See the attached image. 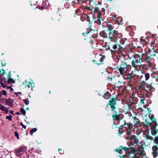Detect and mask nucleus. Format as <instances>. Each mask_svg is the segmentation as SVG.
Returning <instances> with one entry per match:
<instances>
[{"label":"nucleus","instance_id":"f257e3e1","mask_svg":"<svg viewBox=\"0 0 158 158\" xmlns=\"http://www.w3.org/2000/svg\"><path fill=\"white\" fill-rule=\"evenodd\" d=\"M114 28L113 25L107 24L105 31H102L99 33L101 36L110 40V42L106 45L105 48L106 51L110 50L112 55L123 50V46L125 43L123 39H121L119 42H118V39L122 37V34L114 30Z\"/></svg>","mask_w":158,"mask_h":158},{"label":"nucleus","instance_id":"f03ea898","mask_svg":"<svg viewBox=\"0 0 158 158\" xmlns=\"http://www.w3.org/2000/svg\"><path fill=\"white\" fill-rule=\"evenodd\" d=\"M117 98H111L110 100H109L106 104V106L108 107L109 106H110V110L113 112V114L112 116L113 119L119 120L120 119V115L121 114V112L120 111H118L116 109V105H117Z\"/></svg>","mask_w":158,"mask_h":158},{"label":"nucleus","instance_id":"7ed1b4c3","mask_svg":"<svg viewBox=\"0 0 158 158\" xmlns=\"http://www.w3.org/2000/svg\"><path fill=\"white\" fill-rule=\"evenodd\" d=\"M133 143L131 141L128 144V147L125 146H120L119 147V149H121L122 150L125 151L126 152V156H128L127 158H130L132 156L131 154L132 152L133 154H137L138 153L137 150L135 149L133 145Z\"/></svg>","mask_w":158,"mask_h":158},{"label":"nucleus","instance_id":"20e7f679","mask_svg":"<svg viewBox=\"0 0 158 158\" xmlns=\"http://www.w3.org/2000/svg\"><path fill=\"white\" fill-rule=\"evenodd\" d=\"M120 64L119 65L126 71H129L131 68V66L127 63L126 59L123 58L121 60H120Z\"/></svg>","mask_w":158,"mask_h":158},{"label":"nucleus","instance_id":"39448f33","mask_svg":"<svg viewBox=\"0 0 158 158\" xmlns=\"http://www.w3.org/2000/svg\"><path fill=\"white\" fill-rule=\"evenodd\" d=\"M149 53L147 51L145 52L144 54H143L142 55V60H143L145 62L148 64V67L150 66L149 65L152 64L151 61L152 60V58L149 55Z\"/></svg>","mask_w":158,"mask_h":158},{"label":"nucleus","instance_id":"423d86ee","mask_svg":"<svg viewBox=\"0 0 158 158\" xmlns=\"http://www.w3.org/2000/svg\"><path fill=\"white\" fill-rule=\"evenodd\" d=\"M123 78L124 80H127L128 83H129L132 81L133 77L131 73L126 72L125 74L123 75Z\"/></svg>","mask_w":158,"mask_h":158},{"label":"nucleus","instance_id":"0eeeda50","mask_svg":"<svg viewBox=\"0 0 158 158\" xmlns=\"http://www.w3.org/2000/svg\"><path fill=\"white\" fill-rule=\"evenodd\" d=\"M142 61V60H136L133 59L132 60L131 65L132 66L135 68V69H136L139 64H141V62Z\"/></svg>","mask_w":158,"mask_h":158},{"label":"nucleus","instance_id":"6e6552de","mask_svg":"<svg viewBox=\"0 0 158 158\" xmlns=\"http://www.w3.org/2000/svg\"><path fill=\"white\" fill-rule=\"evenodd\" d=\"M119 77V76H118V77L114 76L113 77H110L109 76L108 77V80L110 81L111 82V83L113 84L116 83V82H118L121 83L122 82L120 80L118 79Z\"/></svg>","mask_w":158,"mask_h":158},{"label":"nucleus","instance_id":"1a4fd4ad","mask_svg":"<svg viewBox=\"0 0 158 158\" xmlns=\"http://www.w3.org/2000/svg\"><path fill=\"white\" fill-rule=\"evenodd\" d=\"M93 19L96 23L99 25L101 24V19L102 18V17L100 16L99 14H97V17H94L93 15Z\"/></svg>","mask_w":158,"mask_h":158},{"label":"nucleus","instance_id":"9d476101","mask_svg":"<svg viewBox=\"0 0 158 158\" xmlns=\"http://www.w3.org/2000/svg\"><path fill=\"white\" fill-rule=\"evenodd\" d=\"M103 58L102 57H100V58H96L95 60H93V62L95 64H96L98 65L102 64H103Z\"/></svg>","mask_w":158,"mask_h":158},{"label":"nucleus","instance_id":"9b49d317","mask_svg":"<svg viewBox=\"0 0 158 158\" xmlns=\"http://www.w3.org/2000/svg\"><path fill=\"white\" fill-rule=\"evenodd\" d=\"M152 149L153 151L152 154L154 157H156L158 155V148L156 145L153 146L152 147Z\"/></svg>","mask_w":158,"mask_h":158},{"label":"nucleus","instance_id":"f8f14e48","mask_svg":"<svg viewBox=\"0 0 158 158\" xmlns=\"http://www.w3.org/2000/svg\"><path fill=\"white\" fill-rule=\"evenodd\" d=\"M2 99L6 100L5 102L6 104L11 107H13V100L12 99L9 98L7 99L4 98H2Z\"/></svg>","mask_w":158,"mask_h":158},{"label":"nucleus","instance_id":"ddd939ff","mask_svg":"<svg viewBox=\"0 0 158 158\" xmlns=\"http://www.w3.org/2000/svg\"><path fill=\"white\" fill-rule=\"evenodd\" d=\"M128 58L129 59H139L142 60V58H141L140 55L138 54H136L134 53H133V55L130 56L129 55L128 56Z\"/></svg>","mask_w":158,"mask_h":158},{"label":"nucleus","instance_id":"4468645a","mask_svg":"<svg viewBox=\"0 0 158 158\" xmlns=\"http://www.w3.org/2000/svg\"><path fill=\"white\" fill-rule=\"evenodd\" d=\"M90 33L91 35V38H96L98 34V30H91L90 31Z\"/></svg>","mask_w":158,"mask_h":158},{"label":"nucleus","instance_id":"2eb2a0df","mask_svg":"<svg viewBox=\"0 0 158 158\" xmlns=\"http://www.w3.org/2000/svg\"><path fill=\"white\" fill-rule=\"evenodd\" d=\"M124 125L125 128L127 130H131L132 128L133 124L130 122L127 123L126 121L124 120Z\"/></svg>","mask_w":158,"mask_h":158},{"label":"nucleus","instance_id":"dca6fc26","mask_svg":"<svg viewBox=\"0 0 158 158\" xmlns=\"http://www.w3.org/2000/svg\"><path fill=\"white\" fill-rule=\"evenodd\" d=\"M149 118L151 119L152 122L154 123V126L153 127L155 128V127L158 126V124L156 122V120L155 119L154 117V115L153 114L149 115Z\"/></svg>","mask_w":158,"mask_h":158},{"label":"nucleus","instance_id":"f3484780","mask_svg":"<svg viewBox=\"0 0 158 158\" xmlns=\"http://www.w3.org/2000/svg\"><path fill=\"white\" fill-rule=\"evenodd\" d=\"M102 97H103L105 99L107 100L109 98H110L109 100H110L111 98H117L116 97H114V96H113L111 94H110L109 93L107 92L106 93H105L104 95H102Z\"/></svg>","mask_w":158,"mask_h":158},{"label":"nucleus","instance_id":"a211bd4d","mask_svg":"<svg viewBox=\"0 0 158 158\" xmlns=\"http://www.w3.org/2000/svg\"><path fill=\"white\" fill-rule=\"evenodd\" d=\"M35 84L33 82H28L27 85H26L25 88L29 89V90L31 91H33V89L34 87Z\"/></svg>","mask_w":158,"mask_h":158},{"label":"nucleus","instance_id":"6ab92c4d","mask_svg":"<svg viewBox=\"0 0 158 158\" xmlns=\"http://www.w3.org/2000/svg\"><path fill=\"white\" fill-rule=\"evenodd\" d=\"M94 6L95 7L94 10H93L92 9V12L91 13V14H92L93 13H97L98 14L100 11V7H99L98 4H95Z\"/></svg>","mask_w":158,"mask_h":158},{"label":"nucleus","instance_id":"aec40b11","mask_svg":"<svg viewBox=\"0 0 158 158\" xmlns=\"http://www.w3.org/2000/svg\"><path fill=\"white\" fill-rule=\"evenodd\" d=\"M134 121L133 122V123H134V125L136 127H139L140 126L139 123V119L135 117L134 118Z\"/></svg>","mask_w":158,"mask_h":158},{"label":"nucleus","instance_id":"412c9836","mask_svg":"<svg viewBox=\"0 0 158 158\" xmlns=\"http://www.w3.org/2000/svg\"><path fill=\"white\" fill-rule=\"evenodd\" d=\"M116 68L117 70L119 71L120 74L122 75L123 74L124 72H126V71L119 65H118L116 67Z\"/></svg>","mask_w":158,"mask_h":158},{"label":"nucleus","instance_id":"4be33fe9","mask_svg":"<svg viewBox=\"0 0 158 158\" xmlns=\"http://www.w3.org/2000/svg\"><path fill=\"white\" fill-rule=\"evenodd\" d=\"M147 51L148 52V53H149V56H150V57H151V58H152V57L156 56L157 52H155V50L153 51V52L151 50H148Z\"/></svg>","mask_w":158,"mask_h":158},{"label":"nucleus","instance_id":"5701e85b","mask_svg":"<svg viewBox=\"0 0 158 158\" xmlns=\"http://www.w3.org/2000/svg\"><path fill=\"white\" fill-rule=\"evenodd\" d=\"M87 16V14H83L80 17V19L82 21H84L86 20V18Z\"/></svg>","mask_w":158,"mask_h":158},{"label":"nucleus","instance_id":"b1692460","mask_svg":"<svg viewBox=\"0 0 158 158\" xmlns=\"http://www.w3.org/2000/svg\"><path fill=\"white\" fill-rule=\"evenodd\" d=\"M154 126H152V129L151 133L152 135H155L158 131V129L155 130L156 128L153 127Z\"/></svg>","mask_w":158,"mask_h":158},{"label":"nucleus","instance_id":"393cba45","mask_svg":"<svg viewBox=\"0 0 158 158\" xmlns=\"http://www.w3.org/2000/svg\"><path fill=\"white\" fill-rule=\"evenodd\" d=\"M105 11L106 10L104 8H102V10L100 11L98 14H99L100 16L102 17V16L104 15H105Z\"/></svg>","mask_w":158,"mask_h":158},{"label":"nucleus","instance_id":"a878e982","mask_svg":"<svg viewBox=\"0 0 158 158\" xmlns=\"http://www.w3.org/2000/svg\"><path fill=\"white\" fill-rule=\"evenodd\" d=\"M141 85L143 86L144 87L147 89H149V90H150L149 89V85H148V84L144 81L142 82Z\"/></svg>","mask_w":158,"mask_h":158},{"label":"nucleus","instance_id":"bb28decb","mask_svg":"<svg viewBox=\"0 0 158 158\" xmlns=\"http://www.w3.org/2000/svg\"><path fill=\"white\" fill-rule=\"evenodd\" d=\"M23 147H21L15 149V153H19L23 151Z\"/></svg>","mask_w":158,"mask_h":158},{"label":"nucleus","instance_id":"cd10ccee","mask_svg":"<svg viewBox=\"0 0 158 158\" xmlns=\"http://www.w3.org/2000/svg\"><path fill=\"white\" fill-rule=\"evenodd\" d=\"M139 89H142L143 90H145V91H147V93H148V92L149 91V89H146L145 87H144L143 86L141 85H139Z\"/></svg>","mask_w":158,"mask_h":158},{"label":"nucleus","instance_id":"c85d7f7f","mask_svg":"<svg viewBox=\"0 0 158 158\" xmlns=\"http://www.w3.org/2000/svg\"><path fill=\"white\" fill-rule=\"evenodd\" d=\"M90 19H91L90 17L89 16H88L87 15V17L86 18V21L87 22H89V25H90V24H91V21Z\"/></svg>","mask_w":158,"mask_h":158},{"label":"nucleus","instance_id":"c756f323","mask_svg":"<svg viewBox=\"0 0 158 158\" xmlns=\"http://www.w3.org/2000/svg\"><path fill=\"white\" fill-rule=\"evenodd\" d=\"M150 74L148 73H146L145 74V80L146 81L148 80L149 79V77H150Z\"/></svg>","mask_w":158,"mask_h":158},{"label":"nucleus","instance_id":"7c9ffc66","mask_svg":"<svg viewBox=\"0 0 158 158\" xmlns=\"http://www.w3.org/2000/svg\"><path fill=\"white\" fill-rule=\"evenodd\" d=\"M7 82L8 83L10 84L11 83H15V81L11 78H9L8 79Z\"/></svg>","mask_w":158,"mask_h":158},{"label":"nucleus","instance_id":"2f4dec72","mask_svg":"<svg viewBox=\"0 0 158 158\" xmlns=\"http://www.w3.org/2000/svg\"><path fill=\"white\" fill-rule=\"evenodd\" d=\"M89 33H90L89 30V29L88 28L86 30V32L83 33L82 35L84 36H85Z\"/></svg>","mask_w":158,"mask_h":158},{"label":"nucleus","instance_id":"473e14b6","mask_svg":"<svg viewBox=\"0 0 158 158\" xmlns=\"http://www.w3.org/2000/svg\"><path fill=\"white\" fill-rule=\"evenodd\" d=\"M37 129L35 128L32 129L30 131V134H33L34 132H36L37 131Z\"/></svg>","mask_w":158,"mask_h":158},{"label":"nucleus","instance_id":"72a5a7b5","mask_svg":"<svg viewBox=\"0 0 158 158\" xmlns=\"http://www.w3.org/2000/svg\"><path fill=\"white\" fill-rule=\"evenodd\" d=\"M89 5L90 6H92L93 7V5H95V2H94V0H89Z\"/></svg>","mask_w":158,"mask_h":158},{"label":"nucleus","instance_id":"f704fd0d","mask_svg":"<svg viewBox=\"0 0 158 158\" xmlns=\"http://www.w3.org/2000/svg\"><path fill=\"white\" fill-rule=\"evenodd\" d=\"M131 130H126V134L128 136H130L131 134Z\"/></svg>","mask_w":158,"mask_h":158},{"label":"nucleus","instance_id":"c9c22d12","mask_svg":"<svg viewBox=\"0 0 158 158\" xmlns=\"http://www.w3.org/2000/svg\"><path fill=\"white\" fill-rule=\"evenodd\" d=\"M23 101L24 102L26 105H28L29 104V102L28 98H27L26 99H23Z\"/></svg>","mask_w":158,"mask_h":158},{"label":"nucleus","instance_id":"e433bc0d","mask_svg":"<svg viewBox=\"0 0 158 158\" xmlns=\"http://www.w3.org/2000/svg\"><path fill=\"white\" fill-rule=\"evenodd\" d=\"M20 111L24 115H25L26 114V111L23 108H21L20 110Z\"/></svg>","mask_w":158,"mask_h":158},{"label":"nucleus","instance_id":"4c0bfd02","mask_svg":"<svg viewBox=\"0 0 158 158\" xmlns=\"http://www.w3.org/2000/svg\"><path fill=\"white\" fill-rule=\"evenodd\" d=\"M15 136L18 139H19V135L18 132L17 131H15L14 133Z\"/></svg>","mask_w":158,"mask_h":158},{"label":"nucleus","instance_id":"58836bf2","mask_svg":"<svg viewBox=\"0 0 158 158\" xmlns=\"http://www.w3.org/2000/svg\"><path fill=\"white\" fill-rule=\"evenodd\" d=\"M6 118L9 119L10 121L12 120V116L11 115H10L9 116H6Z\"/></svg>","mask_w":158,"mask_h":158},{"label":"nucleus","instance_id":"ea45409f","mask_svg":"<svg viewBox=\"0 0 158 158\" xmlns=\"http://www.w3.org/2000/svg\"><path fill=\"white\" fill-rule=\"evenodd\" d=\"M136 138V136L134 135H132L130 138V139L132 140H135Z\"/></svg>","mask_w":158,"mask_h":158},{"label":"nucleus","instance_id":"a19ab883","mask_svg":"<svg viewBox=\"0 0 158 158\" xmlns=\"http://www.w3.org/2000/svg\"><path fill=\"white\" fill-rule=\"evenodd\" d=\"M120 83L119 82H116V83H113V84L114 85V86H115V87H119L120 85H119V83Z\"/></svg>","mask_w":158,"mask_h":158},{"label":"nucleus","instance_id":"79ce46f5","mask_svg":"<svg viewBox=\"0 0 158 158\" xmlns=\"http://www.w3.org/2000/svg\"><path fill=\"white\" fill-rule=\"evenodd\" d=\"M115 150L116 151V152L119 153V154H121V152H122V149H119V148L115 149Z\"/></svg>","mask_w":158,"mask_h":158},{"label":"nucleus","instance_id":"37998d69","mask_svg":"<svg viewBox=\"0 0 158 158\" xmlns=\"http://www.w3.org/2000/svg\"><path fill=\"white\" fill-rule=\"evenodd\" d=\"M2 94L3 95H7V93L6 91L4 90H3L1 92Z\"/></svg>","mask_w":158,"mask_h":158},{"label":"nucleus","instance_id":"c03bdc74","mask_svg":"<svg viewBox=\"0 0 158 158\" xmlns=\"http://www.w3.org/2000/svg\"><path fill=\"white\" fill-rule=\"evenodd\" d=\"M154 141L156 143L158 144V136L156 137L155 139H154Z\"/></svg>","mask_w":158,"mask_h":158},{"label":"nucleus","instance_id":"a18cd8bd","mask_svg":"<svg viewBox=\"0 0 158 158\" xmlns=\"http://www.w3.org/2000/svg\"><path fill=\"white\" fill-rule=\"evenodd\" d=\"M124 124L123 125H121V126H120V127H119L118 128H119V130H122H122H123V127H124Z\"/></svg>","mask_w":158,"mask_h":158},{"label":"nucleus","instance_id":"49530a36","mask_svg":"<svg viewBox=\"0 0 158 158\" xmlns=\"http://www.w3.org/2000/svg\"><path fill=\"white\" fill-rule=\"evenodd\" d=\"M20 124L25 129H26V126L25 125H24V124H23V123L22 122H21L20 123Z\"/></svg>","mask_w":158,"mask_h":158},{"label":"nucleus","instance_id":"de8ad7c7","mask_svg":"<svg viewBox=\"0 0 158 158\" xmlns=\"http://www.w3.org/2000/svg\"><path fill=\"white\" fill-rule=\"evenodd\" d=\"M134 143L136 144H137L139 143V140L137 138L136 139H135V140L134 141Z\"/></svg>","mask_w":158,"mask_h":158},{"label":"nucleus","instance_id":"09e8293b","mask_svg":"<svg viewBox=\"0 0 158 158\" xmlns=\"http://www.w3.org/2000/svg\"><path fill=\"white\" fill-rule=\"evenodd\" d=\"M0 110H4V106L1 105V104H0Z\"/></svg>","mask_w":158,"mask_h":158},{"label":"nucleus","instance_id":"8fccbe9b","mask_svg":"<svg viewBox=\"0 0 158 158\" xmlns=\"http://www.w3.org/2000/svg\"><path fill=\"white\" fill-rule=\"evenodd\" d=\"M123 133V131L122 130H118V134L119 135H121Z\"/></svg>","mask_w":158,"mask_h":158},{"label":"nucleus","instance_id":"3c124183","mask_svg":"<svg viewBox=\"0 0 158 158\" xmlns=\"http://www.w3.org/2000/svg\"><path fill=\"white\" fill-rule=\"evenodd\" d=\"M147 139H149L151 140H152L153 139V137H151V136H147Z\"/></svg>","mask_w":158,"mask_h":158},{"label":"nucleus","instance_id":"603ef678","mask_svg":"<svg viewBox=\"0 0 158 158\" xmlns=\"http://www.w3.org/2000/svg\"><path fill=\"white\" fill-rule=\"evenodd\" d=\"M136 154H133V155H132V156L130 158H137L136 157Z\"/></svg>","mask_w":158,"mask_h":158},{"label":"nucleus","instance_id":"864d4df0","mask_svg":"<svg viewBox=\"0 0 158 158\" xmlns=\"http://www.w3.org/2000/svg\"><path fill=\"white\" fill-rule=\"evenodd\" d=\"M2 111H5V112L6 114L9 111V110L7 109L6 108H5L4 109V110H3Z\"/></svg>","mask_w":158,"mask_h":158},{"label":"nucleus","instance_id":"5fc2aeb1","mask_svg":"<svg viewBox=\"0 0 158 158\" xmlns=\"http://www.w3.org/2000/svg\"><path fill=\"white\" fill-rule=\"evenodd\" d=\"M37 7L39 9L41 10H43L44 9V8L42 6H38Z\"/></svg>","mask_w":158,"mask_h":158},{"label":"nucleus","instance_id":"6e6d98bb","mask_svg":"<svg viewBox=\"0 0 158 158\" xmlns=\"http://www.w3.org/2000/svg\"><path fill=\"white\" fill-rule=\"evenodd\" d=\"M2 70L3 71V73H2V75L3 76L6 74V72L5 70L3 69H2Z\"/></svg>","mask_w":158,"mask_h":158},{"label":"nucleus","instance_id":"4d7b16f0","mask_svg":"<svg viewBox=\"0 0 158 158\" xmlns=\"http://www.w3.org/2000/svg\"><path fill=\"white\" fill-rule=\"evenodd\" d=\"M89 0H81V4H82L83 3H86L87 1Z\"/></svg>","mask_w":158,"mask_h":158},{"label":"nucleus","instance_id":"13d9d810","mask_svg":"<svg viewBox=\"0 0 158 158\" xmlns=\"http://www.w3.org/2000/svg\"><path fill=\"white\" fill-rule=\"evenodd\" d=\"M120 158H124L125 156L128 157L126 156V154L125 155H120Z\"/></svg>","mask_w":158,"mask_h":158},{"label":"nucleus","instance_id":"bf43d9fd","mask_svg":"<svg viewBox=\"0 0 158 158\" xmlns=\"http://www.w3.org/2000/svg\"><path fill=\"white\" fill-rule=\"evenodd\" d=\"M76 3V2L74 1H73L72 3V5L74 7V5Z\"/></svg>","mask_w":158,"mask_h":158},{"label":"nucleus","instance_id":"052dcab7","mask_svg":"<svg viewBox=\"0 0 158 158\" xmlns=\"http://www.w3.org/2000/svg\"><path fill=\"white\" fill-rule=\"evenodd\" d=\"M145 122H146V123L149 126H151V125H152V123H149L147 121V120H146L145 121Z\"/></svg>","mask_w":158,"mask_h":158},{"label":"nucleus","instance_id":"680f3d73","mask_svg":"<svg viewBox=\"0 0 158 158\" xmlns=\"http://www.w3.org/2000/svg\"><path fill=\"white\" fill-rule=\"evenodd\" d=\"M11 74L10 72H9V73L8 74V77L9 78H10L11 77Z\"/></svg>","mask_w":158,"mask_h":158},{"label":"nucleus","instance_id":"e2e57ef3","mask_svg":"<svg viewBox=\"0 0 158 158\" xmlns=\"http://www.w3.org/2000/svg\"><path fill=\"white\" fill-rule=\"evenodd\" d=\"M1 84L3 88H5V87H6V86L5 85L3 84L2 82H1Z\"/></svg>","mask_w":158,"mask_h":158},{"label":"nucleus","instance_id":"0e129e2a","mask_svg":"<svg viewBox=\"0 0 158 158\" xmlns=\"http://www.w3.org/2000/svg\"><path fill=\"white\" fill-rule=\"evenodd\" d=\"M84 9H86L87 10H91V9H90L89 7H88L87 6H85V7H84Z\"/></svg>","mask_w":158,"mask_h":158},{"label":"nucleus","instance_id":"69168bd1","mask_svg":"<svg viewBox=\"0 0 158 158\" xmlns=\"http://www.w3.org/2000/svg\"><path fill=\"white\" fill-rule=\"evenodd\" d=\"M98 5H101L102 4V2L101 1H99L98 2Z\"/></svg>","mask_w":158,"mask_h":158},{"label":"nucleus","instance_id":"338daca9","mask_svg":"<svg viewBox=\"0 0 158 158\" xmlns=\"http://www.w3.org/2000/svg\"><path fill=\"white\" fill-rule=\"evenodd\" d=\"M140 40L141 42H144L145 41V40L142 39V38H140Z\"/></svg>","mask_w":158,"mask_h":158},{"label":"nucleus","instance_id":"774afa93","mask_svg":"<svg viewBox=\"0 0 158 158\" xmlns=\"http://www.w3.org/2000/svg\"><path fill=\"white\" fill-rule=\"evenodd\" d=\"M21 155V154H18L17 153V154H16V156L19 157H20Z\"/></svg>","mask_w":158,"mask_h":158}]
</instances>
